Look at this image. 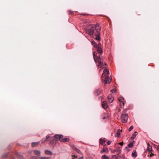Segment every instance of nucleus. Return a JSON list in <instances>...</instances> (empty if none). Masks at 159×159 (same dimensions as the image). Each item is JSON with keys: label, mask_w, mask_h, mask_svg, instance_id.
Listing matches in <instances>:
<instances>
[{"label": "nucleus", "mask_w": 159, "mask_h": 159, "mask_svg": "<svg viewBox=\"0 0 159 159\" xmlns=\"http://www.w3.org/2000/svg\"><path fill=\"white\" fill-rule=\"evenodd\" d=\"M45 153L46 154L50 155H52V153L50 151L48 150H46L45 151Z\"/></svg>", "instance_id": "aec40b11"}, {"label": "nucleus", "mask_w": 159, "mask_h": 159, "mask_svg": "<svg viewBox=\"0 0 159 159\" xmlns=\"http://www.w3.org/2000/svg\"><path fill=\"white\" fill-rule=\"evenodd\" d=\"M78 159H83V157H81L80 158H79Z\"/></svg>", "instance_id": "f704fd0d"}, {"label": "nucleus", "mask_w": 159, "mask_h": 159, "mask_svg": "<svg viewBox=\"0 0 159 159\" xmlns=\"http://www.w3.org/2000/svg\"><path fill=\"white\" fill-rule=\"evenodd\" d=\"M128 118V116L127 114H123L121 115V117L122 122L124 123H125L127 122Z\"/></svg>", "instance_id": "20e7f679"}, {"label": "nucleus", "mask_w": 159, "mask_h": 159, "mask_svg": "<svg viewBox=\"0 0 159 159\" xmlns=\"http://www.w3.org/2000/svg\"><path fill=\"white\" fill-rule=\"evenodd\" d=\"M102 157L103 159H109V157L105 155H102Z\"/></svg>", "instance_id": "4be33fe9"}, {"label": "nucleus", "mask_w": 159, "mask_h": 159, "mask_svg": "<svg viewBox=\"0 0 159 159\" xmlns=\"http://www.w3.org/2000/svg\"><path fill=\"white\" fill-rule=\"evenodd\" d=\"M90 28L86 30V32L90 36H93L97 34L98 33L97 32V29H98L101 30L98 24L92 25L90 26Z\"/></svg>", "instance_id": "f257e3e1"}, {"label": "nucleus", "mask_w": 159, "mask_h": 159, "mask_svg": "<svg viewBox=\"0 0 159 159\" xmlns=\"http://www.w3.org/2000/svg\"><path fill=\"white\" fill-rule=\"evenodd\" d=\"M50 143H52V142H51V141H50Z\"/></svg>", "instance_id": "c9c22d12"}, {"label": "nucleus", "mask_w": 159, "mask_h": 159, "mask_svg": "<svg viewBox=\"0 0 159 159\" xmlns=\"http://www.w3.org/2000/svg\"><path fill=\"white\" fill-rule=\"evenodd\" d=\"M44 142H43H43H42V143H44Z\"/></svg>", "instance_id": "ea45409f"}, {"label": "nucleus", "mask_w": 159, "mask_h": 159, "mask_svg": "<svg viewBox=\"0 0 159 159\" xmlns=\"http://www.w3.org/2000/svg\"><path fill=\"white\" fill-rule=\"evenodd\" d=\"M102 61H103V60L102 59Z\"/></svg>", "instance_id": "58836bf2"}, {"label": "nucleus", "mask_w": 159, "mask_h": 159, "mask_svg": "<svg viewBox=\"0 0 159 159\" xmlns=\"http://www.w3.org/2000/svg\"><path fill=\"white\" fill-rule=\"evenodd\" d=\"M54 137L56 139L57 141L60 140L61 142V139L63 138V136L61 134H56L54 136Z\"/></svg>", "instance_id": "423d86ee"}, {"label": "nucleus", "mask_w": 159, "mask_h": 159, "mask_svg": "<svg viewBox=\"0 0 159 159\" xmlns=\"http://www.w3.org/2000/svg\"><path fill=\"white\" fill-rule=\"evenodd\" d=\"M108 101L110 103H111L114 100V98L113 97H112L111 95H109L108 97Z\"/></svg>", "instance_id": "6e6552de"}, {"label": "nucleus", "mask_w": 159, "mask_h": 159, "mask_svg": "<svg viewBox=\"0 0 159 159\" xmlns=\"http://www.w3.org/2000/svg\"><path fill=\"white\" fill-rule=\"evenodd\" d=\"M105 150L103 149L102 150L101 152H100L101 153H103V152H105Z\"/></svg>", "instance_id": "7c9ffc66"}, {"label": "nucleus", "mask_w": 159, "mask_h": 159, "mask_svg": "<svg viewBox=\"0 0 159 159\" xmlns=\"http://www.w3.org/2000/svg\"><path fill=\"white\" fill-rule=\"evenodd\" d=\"M50 137L49 135H47L46 136L45 140V141H48V140L50 138Z\"/></svg>", "instance_id": "393cba45"}, {"label": "nucleus", "mask_w": 159, "mask_h": 159, "mask_svg": "<svg viewBox=\"0 0 159 159\" xmlns=\"http://www.w3.org/2000/svg\"><path fill=\"white\" fill-rule=\"evenodd\" d=\"M124 102H122L120 103V106L122 107H123L124 106Z\"/></svg>", "instance_id": "a878e982"}, {"label": "nucleus", "mask_w": 159, "mask_h": 159, "mask_svg": "<svg viewBox=\"0 0 159 159\" xmlns=\"http://www.w3.org/2000/svg\"><path fill=\"white\" fill-rule=\"evenodd\" d=\"M40 158L41 159H49V158L48 157H40Z\"/></svg>", "instance_id": "c756f323"}, {"label": "nucleus", "mask_w": 159, "mask_h": 159, "mask_svg": "<svg viewBox=\"0 0 159 159\" xmlns=\"http://www.w3.org/2000/svg\"><path fill=\"white\" fill-rule=\"evenodd\" d=\"M121 131V130H120V129H118L116 134V136L119 137L120 136V134Z\"/></svg>", "instance_id": "a211bd4d"}, {"label": "nucleus", "mask_w": 159, "mask_h": 159, "mask_svg": "<svg viewBox=\"0 0 159 159\" xmlns=\"http://www.w3.org/2000/svg\"><path fill=\"white\" fill-rule=\"evenodd\" d=\"M92 44L94 47H96L97 46V43L94 41H93L92 42Z\"/></svg>", "instance_id": "5701e85b"}, {"label": "nucleus", "mask_w": 159, "mask_h": 159, "mask_svg": "<svg viewBox=\"0 0 159 159\" xmlns=\"http://www.w3.org/2000/svg\"><path fill=\"white\" fill-rule=\"evenodd\" d=\"M137 132H135L133 134L132 136L131 137V139L133 140L135 138L137 135Z\"/></svg>", "instance_id": "f3484780"}, {"label": "nucleus", "mask_w": 159, "mask_h": 159, "mask_svg": "<svg viewBox=\"0 0 159 159\" xmlns=\"http://www.w3.org/2000/svg\"><path fill=\"white\" fill-rule=\"evenodd\" d=\"M97 32L98 34L95 35L96 36L95 39L97 40L100 41V30H99L98 29H97Z\"/></svg>", "instance_id": "0eeeda50"}, {"label": "nucleus", "mask_w": 159, "mask_h": 159, "mask_svg": "<svg viewBox=\"0 0 159 159\" xmlns=\"http://www.w3.org/2000/svg\"><path fill=\"white\" fill-rule=\"evenodd\" d=\"M39 142H33L32 143V146L33 147H34L35 146L38 145L39 143Z\"/></svg>", "instance_id": "6ab92c4d"}, {"label": "nucleus", "mask_w": 159, "mask_h": 159, "mask_svg": "<svg viewBox=\"0 0 159 159\" xmlns=\"http://www.w3.org/2000/svg\"><path fill=\"white\" fill-rule=\"evenodd\" d=\"M34 153L37 156H40V152L39 151L37 150H35L34 151Z\"/></svg>", "instance_id": "4468645a"}, {"label": "nucleus", "mask_w": 159, "mask_h": 159, "mask_svg": "<svg viewBox=\"0 0 159 159\" xmlns=\"http://www.w3.org/2000/svg\"><path fill=\"white\" fill-rule=\"evenodd\" d=\"M93 56L94 60L95 62H98V66L99 68H101L103 66V62L101 61V58L100 56L98 57L97 58L96 57V55L95 54V52H93Z\"/></svg>", "instance_id": "7ed1b4c3"}, {"label": "nucleus", "mask_w": 159, "mask_h": 159, "mask_svg": "<svg viewBox=\"0 0 159 159\" xmlns=\"http://www.w3.org/2000/svg\"><path fill=\"white\" fill-rule=\"evenodd\" d=\"M72 157H75L76 158H77V156H75V155H72Z\"/></svg>", "instance_id": "72a5a7b5"}, {"label": "nucleus", "mask_w": 159, "mask_h": 159, "mask_svg": "<svg viewBox=\"0 0 159 159\" xmlns=\"http://www.w3.org/2000/svg\"><path fill=\"white\" fill-rule=\"evenodd\" d=\"M132 156L136 157L137 156V154L136 151L135 150L133 151L132 153Z\"/></svg>", "instance_id": "dca6fc26"}, {"label": "nucleus", "mask_w": 159, "mask_h": 159, "mask_svg": "<svg viewBox=\"0 0 159 159\" xmlns=\"http://www.w3.org/2000/svg\"><path fill=\"white\" fill-rule=\"evenodd\" d=\"M101 93V90L100 89H97L95 90V93L97 95L100 94Z\"/></svg>", "instance_id": "2eb2a0df"}, {"label": "nucleus", "mask_w": 159, "mask_h": 159, "mask_svg": "<svg viewBox=\"0 0 159 159\" xmlns=\"http://www.w3.org/2000/svg\"><path fill=\"white\" fill-rule=\"evenodd\" d=\"M97 51L98 53L102 54V49L101 47L98 46L97 48Z\"/></svg>", "instance_id": "f8f14e48"}, {"label": "nucleus", "mask_w": 159, "mask_h": 159, "mask_svg": "<svg viewBox=\"0 0 159 159\" xmlns=\"http://www.w3.org/2000/svg\"><path fill=\"white\" fill-rule=\"evenodd\" d=\"M119 144L121 146H122L123 144V142H121L119 143Z\"/></svg>", "instance_id": "473e14b6"}, {"label": "nucleus", "mask_w": 159, "mask_h": 159, "mask_svg": "<svg viewBox=\"0 0 159 159\" xmlns=\"http://www.w3.org/2000/svg\"><path fill=\"white\" fill-rule=\"evenodd\" d=\"M148 147H147V148L146 150V152H148L150 154V155L149 156L151 157L153 156L154 155L153 153H152V147L151 146H150L148 143ZM148 156H149V155H148Z\"/></svg>", "instance_id": "39448f33"}, {"label": "nucleus", "mask_w": 159, "mask_h": 159, "mask_svg": "<svg viewBox=\"0 0 159 159\" xmlns=\"http://www.w3.org/2000/svg\"><path fill=\"white\" fill-rule=\"evenodd\" d=\"M133 146V143L131 142L130 143L128 144V147L129 148H130L132 147Z\"/></svg>", "instance_id": "b1692460"}, {"label": "nucleus", "mask_w": 159, "mask_h": 159, "mask_svg": "<svg viewBox=\"0 0 159 159\" xmlns=\"http://www.w3.org/2000/svg\"><path fill=\"white\" fill-rule=\"evenodd\" d=\"M133 129V126H131L129 129V131H131V130Z\"/></svg>", "instance_id": "cd10ccee"}, {"label": "nucleus", "mask_w": 159, "mask_h": 159, "mask_svg": "<svg viewBox=\"0 0 159 159\" xmlns=\"http://www.w3.org/2000/svg\"><path fill=\"white\" fill-rule=\"evenodd\" d=\"M109 72L108 69H105L103 70V73L102 74L103 80L105 82V84H110L111 80L109 78Z\"/></svg>", "instance_id": "f03ea898"}, {"label": "nucleus", "mask_w": 159, "mask_h": 159, "mask_svg": "<svg viewBox=\"0 0 159 159\" xmlns=\"http://www.w3.org/2000/svg\"><path fill=\"white\" fill-rule=\"evenodd\" d=\"M125 148H126V149H127L128 148H127V147H126Z\"/></svg>", "instance_id": "e433bc0d"}, {"label": "nucleus", "mask_w": 159, "mask_h": 159, "mask_svg": "<svg viewBox=\"0 0 159 159\" xmlns=\"http://www.w3.org/2000/svg\"><path fill=\"white\" fill-rule=\"evenodd\" d=\"M68 14H71L73 13V12L71 10H69L68 11Z\"/></svg>", "instance_id": "c85d7f7f"}, {"label": "nucleus", "mask_w": 159, "mask_h": 159, "mask_svg": "<svg viewBox=\"0 0 159 159\" xmlns=\"http://www.w3.org/2000/svg\"><path fill=\"white\" fill-rule=\"evenodd\" d=\"M111 143V141H107V144L108 145H110V144Z\"/></svg>", "instance_id": "2f4dec72"}, {"label": "nucleus", "mask_w": 159, "mask_h": 159, "mask_svg": "<svg viewBox=\"0 0 159 159\" xmlns=\"http://www.w3.org/2000/svg\"><path fill=\"white\" fill-rule=\"evenodd\" d=\"M72 159H74V158H72Z\"/></svg>", "instance_id": "4c0bfd02"}, {"label": "nucleus", "mask_w": 159, "mask_h": 159, "mask_svg": "<svg viewBox=\"0 0 159 159\" xmlns=\"http://www.w3.org/2000/svg\"><path fill=\"white\" fill-rule=\"evenodd\" d=\"M118 100L120 102V103L122 102H123L124 101L123 98L121 97L118 98Z\"/></svg>", "instance_id": "412c9836"}, {"label": "nucleus", "mask_w": 159, "mask_h": 159, "mask_svg": "<svg viewBox=\"0 0 159 159\" xmlns=\"http://www.w3.org/2000/svg\"><path fill=\"white\" fill-rule=\"evenodd\" d=\"M105 141L103 139H101L100 140V144L103 145V146H105Z\"/></svg>", "instance_id": "ddd939ff"}, {"label": "nucleus", "mask_w": 159, "mask_h": 159, "mask_svg": "<svg viewBox=\"0 0 159 159\" xmlns=\"http://www.w3.org/2000/svg\"><path fill=\"white\" fill-rule=\"evenodd\" d=\"M111 91L112 93H116V89H114L111 90Z\"/></svg>", "instance_id": "bb28decb"}, {"label": "nucleus", "mask_w": 159, "mask_h": 159, "mask_svg": "<svg viewBox=\"0 0 159 159\" xmlns=\"http://www.w3.org/2000/svg\"><path fill=\"white\" fill-rule=\"evenodd\" d=\"M70 146H71V148L73 150H74L75 151L77 152H78V153H81L80 151L79 150L77 149L73 145H70Z\"/></svg>", "instance_id": "1a4fd4ad"}, {"label": "nucleus", "mask_w": 159, "mask_h": 159, "mask_svg": "<svg viewBox=\"0 0 159 159\" xmlns=\"http://www.w3.org/2000/svg\"><path fill=\"white\" fill-rule=\"evenodd\" d=\"M102 107L104 109L107 108L108 106L107 102L105 101H104L102 102Z\"/></svg>", "instance_id": "9d476101"}, {"label": "nucleus", "mask_w": 159, "mask_h": 159, "mask_svg": "<svg viewBox=\"0 0 159 159\" xmlns=\"http://www.w3.org/2000/svg\"><path fill=\"white\" fill-rule=\"evenodd\" d=\"M69 141L70 139L67 138H62L61 139V142H69Z\"/></svg>", "instance_id": "9b49d317"}]
</instances>
